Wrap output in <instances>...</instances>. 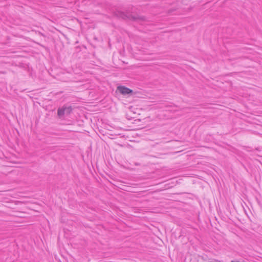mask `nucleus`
Returning <instances> with one entry per match:
<instances>
[{"mask_svg": "<svg viewBox=\"0 0 262 262\" xmlns=\"http://www.w3.org/2000/svg\"><path fill=\"white\" fill-rule=\"evenodd\" d=\"M115 15L118 18L123 19H128L133 20L137 19L136 17L133 16L132 14L128 12H123L120 10H117L115 12Z\"/></svg>", "mask_w": 262, "mask_h": 262, "instance_id": "obj_1", "label": "nucleus"}, {"mask_svg": "<svg viewBox=\"0 0 262 262\" xmlns=\"http://www.w3.org/2000/svg\"><path fill=\"white\" fill-rule=\"evenodd\" d=\"M117 90L122 95H128L132 93L133 91L124 86H119Z\"/></svg>", "mask_w": 262, "mask_h": 262, "instance_id": "obj_2", "label": "nucleus"}, {"mask_svg": "<svg viewBox=\"0 0 262 262\" xmlns=\"http://www.w3.org/2000/svg\"><path fill=\"white\" fill-rule=\"evenodd\" d=\"M69 110V108H67V107H62V108H58V111H57L58 116L59 117H61L64 115L66 112H67V113H69L70 111Z\"/></svg>", "mask_w": 262, "mask_h": 262, "instance_id": "obj_3", "label": "nucleus"}, {"mask_svg": "<svg viewBox=\"0 0 262 262\" xmlns=\"http://www.w3.org/2000/svg\"><path fill=\"white\" fill-rule=\"evenodd\" d=\"M246 148H247V150H248V151H249V150H249V149H248V148H249V147H246Z\"/></svg>", "mask_w": 262, "mask_h": 262, "instance_id": "obj_4", "label": "nucleus"}]
</instances>
